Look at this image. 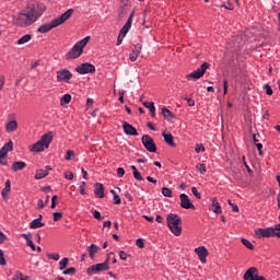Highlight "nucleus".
<instances>
[{"label": "nucleus", "instance_id": "16", "mask_svg": "<svg viewBox=\"0 0 280 280\" xmlns=\"http://www.w3.org/2000/svg\"><path fill=\"white\" fill-rule=\"evenodd\" d=\"M12 150H14V143L10 140L0 149V160L5 159L8 153L12 152Z\"/></svg>", "mask_w": 280, "mask_h": 280}, {"label": "nucleus", "instance_id": "12", "mask_svg": "<svg viewBox=\"0 0 280 280\" xmlns=\"http://www.w3.org/2000/svg\"><path fill=\"white\" fill-rule=\"evenodd\" d=\"M77 73L86 75V73H95V66L93 63L84 62L75 68Z\"/></svg>", "mask_w": 280, "mask_h": 280}, {"label": "nucleus", "instance_id": "54", "mask_svg": "<svg viewBox=\"0 0 280 280\" xmlns=\"http://www.w3.org/2000/svg\"><path fill=\"white\" fill-rule=\"evenodd\" d=\"M56 200H58V196L55 195L51 198V205H50L51 209H56Z\"/></svg>", "mask_w": 280, "mask_h": 280}, {"label": "nucleus", "instance_id": "58", "mask_svg": "<svg viewBox=\"0 0 280 280\" xmlns=\"http://www.w3.org/2000/svg\"><path fill=\"white\" fill-rule=\"evenodd\" d=\"M124 38H126V36H122L120 33L118 35V38H117V46L121 45V43H124Z\"/></svg>", "mask_w": 280, "mask_h": 280}, {"label": "nucleus", "instance_id": "29", "mask_svg": "<svg viewBox=\"0 0 280 280\" xmlns=\"http://www.w3.org/2000/svg\"><path fill=\"white\" fill-rule=\"evenodd\" d=\"M32 40V34H26L18 39L16 45H25Z\"/></svg>", "mask_w": 280, "mask_h": 280}, {"label": "nucleus", "instance_id": "62", "mask_svg": "<svg viewBox=\"0 0 280 280\" xmlns=\"http://www.w3.org/2000/svg\"><path fill=\"white\" fill-rule=\"evenodd\" d=\"M188 106H196V101L192 98H186Z\"/></svg>", "mask_w": 280, "mask_h": 280}, {"label": "nucleus", "instance_id": "41", "mask_svg": "<svg viewBox=\"0 0 280 280\" xmlns=\"http://www.w3.org/2000/svg\"><path fill=\"white\" fill-rule=\"evenodd\" d=\"M10 189L11 188H3L2 191H1V196L3 198V200H8V195L10 194Z\"/></svg>", "mask_w": 280, "mask_h": 280}, {"label": "nucleus", "instance_id": "22", "mask_svg": "<svg viewBox=\"0 0 280 280\" xmlns=\"http://www.w3.org/2000/svg\"><path fill=\"white\" fill-rule=\"evenodd\" d=\"M211 207L213 213H222V207L220 206V202H218V198H212L211 199Z\"/></svg>", "mask_w": 280, "mask_h": 280}, {"label": "nucleus", "instance_id": "36", "mask_svg": "<svg viewBox=\"0 0 280 280\" xmlns=\"http://www.w3.org/2000/svg\"><path fill=\"white\" fill-rule=\"evenodd\" d=\"M205 145L202 144V143H198V144H196V147H195V152L197 153V154H200V152H205Z\"/></svg>", "mask_w": 280, "mask_h": 280}, {"label": "nucleus", "instance_id": "48", "mask_svg": "<svg viewBox=\"0 0 280 280\" xmlns=\"http://www.w3.org/2000/svg\"><path fill=\"white\" fill-rule=\"evenodd\" d=\"M5 256L3 255V250L0 252V266H5Z\"/></svg>", "mask_w": 280, "mask_h": 280}, {"label": "nucleus", "instance_id": "33", "mask_svg": "<svg viewBox=\"0 0 280 280\" xmlns=\"http://www.w3.org/2000/svg\"><path fill=\"white\" fill-rule=\"evenodd\" d=\"M242 244L246 246V248H248L249 250H253L255 248V245H253V243H250V241H248L247 238H242Z\"/></svg>", "mask_w": 280, "mask_h": 280}, {"label": "nucleus", "instance_id": "8", "mask_svg": "<svg viewBox=\"0 0 280 280\" xmlns=\"http://www.w3.org/2000/svg\"><path fill=\"white\" fill-rule=\"evenodd\" d=\"M209 69V62H203L197 70L190 72L189 74L186 75V80L188 81H194L200 80L205 73H207V70Z\"/></svg>", "mask_w": 280, "mask_h": 280}, {"label": "nucleus", "instance_id": "35", "mask_svg": "<svg viewBox=\"0 0 280 280\" xmlns=\"http://www.w3.org/2000/svg\"><path fill=\"white\" fill-rule=\"evenodd\" d=\"M47 257H48V259H52L54 261L60 260V254H58V253L47 254Z\"/></svg>", "mask_w": 280, "mask_h": 280}, {"label": "nucleus", "instance_id": "21", "mask_svg": "<svg viewBox=\"0 0 280 280\" xmlns=\"http://www.w3.org/2000/svg\"><path fill=\"white\" fill-rule=\"evenodd\" d=\"M162 137L164 138L165 143H167V145H171V148H176V142H174V136H172V133H162Z\"/></svg>", "mask_w": 280, "mask_h": 280}, {"label": "nucleus", "instance_id": "11", "mask_svg": "<svg viewBox=\"0 0 280 280\" xmlns=\"http://www.w3.org/2000/svg\"><path fill=\"white\" fill-rule=\"evenodd\" d=\"M141 142L148 152H156V143H154L152 137L144 135L142 136Z\"/></svg>", "mask_w": 280, "mask_h": 280}, {"label": "nucleus", "instance_id": "9", "mask_svg": "<svg viewBox=\"0 0 280 280\" xmlns=\"http://www.w3.org/2000/svg\"><path fill=\"white\" fill-rule=\"evenodd\" d=\"M71 78H73V73L70 72L69 69L63 68L57 71V82L69 84L71 82Z\"/></svg>", "mask_w": 280, "mask_h": 280}, {"label": "nucleus", "instance_id": "61", "mask_svg": "<svg viewBox=\"0 0 280 280\" xmlns=\"http://www.w3.org/2000/svg\"><path fill=\"white\" fill-rule=\"evenodd\" d=\"M125 198H127V200L129 202H132V200H133L132 195H130V192H128V191L125 192Z\"/></svg>", "mask_w": 280, "mask_h": 280}, {"label": "nucleus", "instance_id": "37", "mask_svg": "<svg viewBox=\"0 0 280 280\" xmlns=\"http://www.w3.org/2000/svg\"><path fill=\"white\" fill-rule=\"evenodd\" d=\"M86 187V182H82L81 185L79 186V191L81 196H86V190L84 189Z\"/></svg>", "mask_w": 280, "mask_h": 280}, {"label": "nucleus", "instance_id": "32", "mask_svg": "<svg viewBox=\"0 0 280 280\" xmlns=\"http://www.w3.org/2000/svg\"><path fill=\"white\" fill-rule=\"evenodd\" d=\"M21 237L26 241V246H32L34 244V241H32V234H21Z\"/></svg>", "mask_w": 280, "mask_h": 280}, {"label": "nucleus", "instance_id": "10", "mask_svg": "<svg viewBox=\"0 0 280 280\" xmlns=\"http://www.w3.org/2000/svg\"><path fill=\"white\" fill-rule=\"evenodd\" d=\"M243 279L244 280H266L264 276H259V270L255 267L248 268L245 271Z\"/></svg>", "mask_w": 280, "mask_h": 280}, {"label": "nucleus", "instance_id": "18", "mask_svg": "<svg viewBox=\"0 0 280 280\" xmlns=\"http://www.w3.org/2000/svg\"><path fill=\"white\" fill-rule=\"evenodd\" d=\"M141 49H143V46L141 44H137L135 46V50L129 54V60H131V62H137V58H139V56L141 55Z\"/></svg>", "mask_w": 280, "mask_h": 280}, {"label": "nucleus", "instance_id": "53", "mask_svg": "<svg viewBox=\"0 0 280 280\" xmlns=\"http://www.w3.org/2000/svg\"><path fill=\"white\" fill-rule=\"evenodd\" d=\"M65 178H66V180H73V173L66 172L65 173Z\"/></svg>", "mask_w": 280, "mask_h": 280}, {"label": "nucleus", "instance_id": "63", "mask_svg": "<svg viewBox=\"0 0 280 280\" xmlns=\"http://www.w3.org/2000/svg\"><path fill=\"white\" fill-rule=\"evenodd\" d=\"M147 180L148 183H153V185H156V179H154L153 177L148 176Z\"/></svg>", "mask_w": 280, "mask_h": 280}, {"label": "nucleus", "instance_id": "30", "mask_svg": "<svg viewBox=\"0 0 280 280\" xmlns=\"http://www.w3.org/2000/svg\"><path fill=\"white\" fill-rule=\"evenodd\" d=\"M67 266H69V258L63 257L60 261H59V270H66Z\"/></svg>", "mask_w": 280, "mask_h": 280}, {"label": "nucleus", "instance_id": "15", "mask_svg": "<svg viewBox=\"0 0 280 280\" xmlns=\"http://www.w3.org/2000/svg\"><path fill=\"white\" fill-rule=\"evenodd\" d=\"M135 16V11H132L129 14L128 20L126 21L125 25L120 28L119 34L120 36H127V34L130 32V28L132 27V19Z\"/></svg>", "mask_w": 280, "mask_h": 280}, {"label": "nucleus", "instance_id": "38", "mask_svg": "<svg viewBox=\"0 0 280 280\" xmlns=\"http://www.w3.org/2000/svg\"><path fill=\"white\" fill-rule=\"evenodd\" d=\"M75 272H77L75 267H70V268L63 270L62 275H66V276L75 275Z\"/></svg>", "mask_w": 280, "mask_h": 280}, {"label": "nucleus", "instance_id": "50", "mask_svg": "<svg viewBox=\"0 0 280 280\" xmlns=\"http://www.w3.org/2000/svg\"><path fill=\"white\" fill-rule=\"evenodd\" d=\"M113 200L114 205H121V198L119 197V195H114Z\"/></svg>", "mask_w": 280, "mask_h": 280}, {"label": "nucleus", "instance_id": "56", "mask_svg": "<svg viewBox=\"0 0 280 280\" xmlns=\"http://www.w3.org/2000/svg\"><path fill=\"white\" fill-rule=\"evenodd\" d=\"M4 84H5V77L0 75V91L3 90Z\"/></svg>", "mask_w": 280, "mask_h": 280}, {"label": "nucleus", "instance_id": "42", "mask_svg": "<svg viewBox=\"0 0 280 280\" xmlns=\"http://www.w3.org/2000/svg\"><path fill=\"white\" fill-rule=\"evenodd\" d=\"M229 93V80H223V95H226Z\"/></svg>", "mask_w": 280, "mask_h": 280}, {"label": "nucleus", "instance_id": "39", "mask_svg": "<svg viewBox=\"0 0 280 280\" xmlns=\"http://www.w3.org/2000/svg\"><path fill=\"white\" fill-rule=\"evenodd\" d=\"M196 167H197L198 172H200V174H207V165L198 164Z\"/></svg>", "mask_w": 280, "mask_h": 280}, {"label": "nucleus", "instance_id": "25", "mask_svg": "<svg viewBox=\"0 0 280 280\" xmlns=\"http://www.w3.org/2000/svg\"><path fill=\"white\" fill-rule=\"evenodd\" d=\"M100 250V246L95 245V244H91L88 247V253L89 256L91 257V259H93V257H95L96 253Z\"/></svg>", "mask_w": 280, "mask_h": 280}, {"label": "nucleus", "instance_id": "49", "mask_svg": "<svg viewBox=\"0 0 280 280\" xmlns=\"http://www.w3.org/2000/svg\"><path fill=\"white\" fill-rule=\"evenodd\" d=\"M119 258H120L122 261H126V259H128V254H126V252H124V250H120V252H119Z\"/></svg>", "mask_w": 280, "mask_h": 280}, {"label": "nucleus", "instance_id": "52", "mask_svg": "<svg viewBox=\"0 0 280 280\" xmlns=\"http://www.w3.org/2000/svg\"><path fill=\"white\" fill-rule=\"evenodd\" d=\"M93 218H95V220H102V213L97 210H94Z\"/></svg>", "mask_w": 280, "mask_h": 280}, {"label": "nucleus", "instance_id": "57", "mask_svg": "<svg viewBox=\"0 0 280 280\" xmlns=\"http://www.w3.org/2000/svg\"><path fill=\"white\" fill-rule=\"evenodd\" d=\"M37 209H45V201H43V199L37 201Z\"/></svg>", "mask_w": 280, "mask_h": 280}, {"label": "nucleus", "instance_id": "3", "mask_svg": "<svg viewBox=\"0 0 280 280\" xmlns=\"http://www.w3.org/2000/svg\"><path fill=\"white\" fill-rule=\"evenodd\" d=\"M54 141V133L51 131L44 133L40 139L28 147L30 152H45V150H49V145Z\"/></svg>", "mask_w": 280, "mask_h": 280}, {"label": "nucleus", "instance_id": "55", "mask_svg": "<svg viewBox=\"0 0 280 280\" xmlns=\"http://www.w3.org/2000/svg\"><path fill=\"white\" fill-rule=\"evenodd\" d=\"M266 93L267 95H272V88L270 84H265Z\"/></svg>", "mask_w": 280, "mask_h": 280}, {"label": "nucleus", "instance_id": "45", "mask_svg": "<svg viewBox=\"0 0 280 280\" xmlns=\"http://www.w3.org/2000/svg\"><path fill=\"white\" fill-rule=\"evenodd\" d=\"M116 173L118 178H124V174H126V171L124 170V167H118Z\"/></svg>", "mask_w": 280, "mask_h": 280}, {"label": "nucleus", "instance_id": "60", "mask_svg": "<svg viewBox=\"0 0 280 280\" xmlns=\"http://www.w3.org/2000/svg\"><path fill=\"white\" fill-rule=\"evenodd\" d=\"M5 240H8V236H5V234H3V232L0 231V244H3Z\"/></svg>", "mask_w": 280, "mask_h": 280}, {"label": "nucleus", "instance_id": "44", "mask_svg": "<svg viewBox=\"0 0 280 280\" xmlns=\"http://www.w3.org/2000/svg\"><path fill=\"white\" fill-rule=\"evenodd\" d=\"M54 222H59V220H62V212H54Z\"/></svg>", "mask_w": 280, "mask_h": 280}, {"label": "nucleus", "instance_id": "26", "mask_svg": "<svg viewBox=\"0 0 280 280\" xmlns=\"http://www.w3.org/2000/svg\"><path fill=\"white\" fill-rule=\"evenodd\" d=\"M45 176H49V172H47V170L40 168L35 174V180H40L45 178Z\"/></svg>", "mask_w": 280, "mask_h": 280}, {"label": "nucleus", "instance_id": "17", "mask_svg": "<svg viewBox=\"0 0 280 280\" xmlns=\"http://www.w3.org/2000/svg\"><path fill=\"white\" fill-rule=\"evenodd\" d=\"M122 129L125 135H127L128 137H137V135H139V132H137V129L132 127V125L128 124L127 121L122 122Z\"/></svg>", "mask_w": 280, "mask_h": 280}, {"label": "nucleus", "instance_id": "4", "mask_svg": "<svg viewBox=\"0 0 280 280\" xmlns=\"http://www.w3.org/2000/svg\"><path fill=\"white\" fill-rule=\"evenodd\" d=\"M91 40V36H85L83 39L75 43V45L67 52L66 58L67 60H75L80 58L84 51V47L89 45Z\"/></svg>", "mask_w": 280, "mask_h": 280}, {"label": "nucleus", "instance_id": "5", "mask_svg": "<svg viewBox=\"0 0 280 280\" xmlns=\"http://www.w3.org/2000/svg\"><path fill=\"white\" fill-rule=\"evenodd\" d=\"M166 222L171 233H173L175 237H180L183 233V226H180L183 220L178 217V214L168 213L166 217Z\"/></svg>", "mask_w": 280, "mask_h": 280}, {"label": "nucleus", "instance_id": "43", "mask_svg": "<svg viewBox=\"0 0 280 280\" xmlns=\"http://www.w3.org/2000/svg\"><path fill=\"white\" fill-rule=\"evenodd\" d=\"M191 192L195 196V198H197V200H200V198H202V196L200 195V192H198V188L192 187L191 188Z\"/></svg>", "mask_w": 280, "mask_h": 280}, {"label": "nucleus", "instance_id": "31", "mask_svg": "<svg viewBox=\"0 0 280 280\" xmlns=\"http://www.w3.org/2000/svg\"><path fill=\"white\" fill-rule=\"evenodd\" d=\"M71 102V94H65L60 100V105L65 106Z\"/></svg>", "mask_w": 280, "mask_h": 280}, {"label": "nucleus", "instance_id": "14", "mask_svg": "<svg viewBox=\"0 0 280 280\" xmlns=\"http://www.w3.org/2000/svg\"><path fill=\"white\" fill-rule=\"evenodd\" d=\"M179 199L182 209H196V206H194V202H191L187 194H180Z\"/></svg>", "mask_w": 280, "mask_h": 280}, {"label": "nucleus", "instance_id": "40", "mask_svg": "<svg viewBox=\"0 0 280 280\" xmlns=\"http://www.w3.org/2000/svg\"><path fill=\"white\" fill-rule=\"evenodd\" d=\"M72 156H75V152L73 150H68L65 159L66 161H71Z\"/></svg>", "mask_w": 280, "mask_h": 280}, {"label": "nucleus", "instance_id": "59", "mask_svg": "<svg viewBox=\"0 0 280 280\" xmlns=\"http://www.w3.org/2000/svg\"><path fill=\"white\" fill-rule=\"evenodd\" d=\"M81 174L84 180H89V173L84 168H81Z\"/></svg>", "mask_w": 280, "mask_h": 280}, {"label": "nucleus", "instance_id": "24", "mask_svg": "<svg viewBox=\"0 0 280 280\" xmlns=\"http://www.w3.org/2000/svg\"><path fill=\"white\" fill-rule=\"evenodd\" d=\"M143 107L148 108L151 113V117H155L156 115V107L154 106V102H144Z\"/></svg>", "mask_w": 280, "mask_h": 280}, {"label": "nucleus", "instance_id": "47", "mask_svg": "<svg viewBox=\"0 0 280 280\" xmlns=\"http://www.w3.org/2000/svg\"><path fill=\"white\" fill-rule=\"evenodd\" d=\"M133 178H136V180H143V176H141L139 171L133 172Z\"/></svg>", "mask_w": 280, "mask_h": 280}, {"label": "nucleus", "instance_id": "20", "mask_svg": "<svg viewBox=\"0 0 280 280\" xmlns=\"http://www.w3.org/2000/svg\"><path fill=\"white\" fill-rule=\"evenodd\" d=\"M16 130H19V122H16V120H11V121L5 124V131L7 132H14Z\"/></svg>", "mask_w": 280, "mask_h": 280}, {"label": "nucleus", "instance_id": "27", "mask_svg": "<svg viewBox=\"0 0 280 280\" xmlns=\"http://www.w3.org/2000/svg\"><path fill=\"white\" fill-rule=\"evenodd\" d=\"M162 115L166 121H172V119H174V114L166 107L162 108Z\"/></svg>", "mask_w": 280, "mask_h": 280}, {"label": "nucleus", "instance_id": "7", "mask_svg": "<svg viewBox=\"0 0 280 280\" xmlns=\"http://www.w3.org/2000/svg\"><path fill=\"white\" fill-rule=\"evenodd\" d=\"M255 235L258 240L264 237H280V232H275V228H258L255 230Z\"/></svg>", "mask_w": 280, "mask_h": 280}, {"label": "nucleus", "instance_id": "23", "mask_svg": "<svg viewBox=\"0 0 280 280\" xmlns=\"http://www.w3.org/2000/svg\"><path fill=\"white\" fill-rule=\"evenodd\" d=\"M27 164L23 161H18L12 164V172H21V170H25Z\"/></svg>", "mask_w": 280, "mask_h": 280}, {"label": "nucleus", "instance_id": "19", "mask_svg": "<svg viewBox=\"0 0 280 280\" xmlns=\"http://www.w3.org/2000/svg\"><path fill=\"white\" fill-rule=\"evenodd\" d=\"M94 196H96V198H104V185L102 183L94 185Z\"/></svg>", "mask_w": 280, "mask_h": 280}, {"label": "nucleus", "instance_id": "6", "mask_svg": "<svg viewBox=\"0 0 280 280\" xmlns=\"http://www.w3.org/2000/svg\"><path fill=\"white\" fill-rule=\"evenodd\" d=\"M108 259H110V256H108L104 262L92 265L86 269V273L90 277H93V275H97L100 272H106V270H110V267L108 266Z\"/></svg>", "mask_w": 280, "mask_h": 280}, {"label": "nucleus", "instance_id": "51", "mask_svg": "<svg viewBox=\"0 0 280 280\" xmlns=\"http://www.w3.org/2000/svg\"><path fill=\"white\" fill-rule=\"evenodd\" d=\"M256 148H257V150H258V152H259V155H260V156H264V151H261L262 148H264V144L257 142V143H256Z\"/></svg>", "mask_w": 280, "mask_h": 280}, {"label": "nucleus", "instance_id": "1", "mask_svg": "<svg viewBox=\"0 0 280 280\" xmlns=\"http://www.w3.org/2000/svg\"><path fill=\"white\" fill-rule=\"evenodd\" d=\"M47 11V5L38 1H30L22 12L13 16V23L18 27H30L34 25L43 14Z\"/></svg>", "mask_w": 280, "mask_h": 280}, {"label": "nucleus", "instance_id": "34", "mask_svg": "<svg viewBox=\"0 0 280 280\" xmlns=\"http://www.w3.org/2000/svg\"><path fill=\"white\" fill-rule=\"evenodd\" d=\"M162 195L165 198H172V189L167 188V187H163L162 188Z\"/></svg>", "mask_w": 280, "mask_h": 280}, {"label": "nucleus", "instance_id": "64", "mask_svg": "<svg viewBox=\"0 0 280 280\" xmlns=\"http://www.w3.org/2000/svg\"><path fill=\"white\" fill-rule=\"evenodd\" d=\"M155 220L159 224H161L163 222V217H161L160 214H156Z\"/></svg>", "mask_w": 280, "mask_h": 280}, {"label": "nucleus", "instance_id": "13", "mask_svg": "<svg viewBox=\"0 0 280 280\" xmlns=\"http://www.w3.org/2000/svg\"><path fill=\"white\" fill-rule=\"evenodd\" d=\"M196 255L199 257L201 264H207V257H209V249L206 246H199L195 248Z\"/></svg>", "mask_w": 280, "mask_h": 280}, {"label": "nucleus", "instance_id": "28", "mask_svg": "<svg viewBox=\"0 0 280 280\" xmlns=\"http://www.w3.org/2000/svg\"><path fill=\"white\" fill-rule=\"evenodd\" d=\"M43 226H45V223H43L40 219H34L30 223V229H43Z\"/></svg>", "mask_w": 280, "mask_h": 280}, {"label": "nucleus", "instance_id": "2", "mask_svg": "<svg viewBox=\"0 0 280 280\" xmlns=\"http://www.w3.org/2000/svg\"><path fill=\"white\" fill-rule=\"evenodd\" d=\"M73 14V9H68L65 13H62L60 16L55 18L50 21V23L42 24L37 32L39 34H47V32H51V30L56 27H60V25L67 23L69 19H71V15Z\"/></svg>", "mask_w": 280, "mask_h": 280}, {"label": "nucleus", "instance_id": "46", "mask_svg": "<svg viewBox=\"0 0 280 280\" xmlns=\"http://www.w3.org/2000/svg\"><path fill=\"white\" fill-rule=\"evenodd\" d=\"M136 245L138 246V248H143V246H145V243L143 242V238H138L136 241Z\"/></svg>", "mask_w": 280, "mask_h": 280}]
</instances>
